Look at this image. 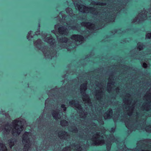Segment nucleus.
<instances>
[{
    "instance_id": "nucleus-1",
    "label": "nucleus",
    "mask_w": 151,
    "mask_h": 151,
    "mask_svg": "<svg viewBox=\"0 0 151 151\" xmlns=\"http://www.w3.org/2000/svg\"><path fill=\"white\" fill-rule=\"evenodd\" d=\"M23 129L21 122L17 120L13 122L12 124L9 126L6 125L3 129V132L6 134L11 132L13 135H19Z\"/></svg>"
},
{
    "instance_id": "nucleus-2",
    "label": "nucleus",
    "mask_w": 151,
    "mask_h": 151,
    "mask_svg": "<svg viewBox=\"0 0 151 151\" xmlns=\"http://www.w3.org/2000/svg\"><path fill=\"white\" fill-rule=\"evenodd\" d=\"M130 95L129 94H127L125 97L124 98L123 101L124 103V110L125 112L127 113L128 115L130 116L132 114L133 111V109L135 107V104L132 103Z\"/></svg>"
},
{
    "instance_id": "nucleus-3",
    "label": "nucleus",
    "mask_w": 151,
    "mask_h": 151,
    "mask_svg": "<svg viewBox=\"0 0 151 151\" xmlns=\"http://www.w3.org/2000/svg\"><path fill=\"white\" fill-rule=\"evenodd\" d=\"M70 105L72 107L77 109L78 112L80 113V116L81 118L84 119L86 116L87 113L86 112L83 111L81 106L78 104V101H77L72 100L69 102Z\"/></svg>"
},
{
    "instance_id": "nucleus-4",
    "label": "nucleus",
    "mask_w": 151,
    "mask_h": 151,
    "mask_svg": "<svg viewBox=\"0 0 151 151\" xmlns=\"http://www.w3.org/2000/svg\"><path fill=\"white\" fill-rule=\"evenodd\" d=\"M74 4L76 7H77L78 10L81 12L86 13L90 12L93 14H98V12H97L96 10L94 8H88L83 5H80L77 4H76L75 3Z\"/></svg>"
},
{
    "instance_id": "nucleus-5",
    "label": "nucleus",
    "mask_w": 151,
    "mask_h": 151,
    "mask_svg": "<svg viewBox=\"0 0 151 151\" xmlns=\"http://www.w3.org/2000/svg\"><path fill=\"white\" fill-rule=\"evenodd\" d=\"M30 135V133L26 132L23 135L22 142L24 145L23 149L24 151H28L30 148L31 145L29 139Z\"/></svg>"
},
{
    "instance_id": "nucleus-6",
    "label": "nucleus",
    "mask_w": 151,
    "mask_h": 151,
    "mask_svg": "<svg viewBox=\"0 0 151 151\" xmlns=\"http://www.w3.org/2000/svg\"><path fill=\"white\" fill-rule=\"evenodd\" d=\"M87 83L86 82L84 83L81 85L80 87V91L83 96L82 99L85 103H87L89 105H90L91 100L88 95H86L85 91L87 89Z\"/></svg>"
},
{
    "instance_id": "nucleus-7",
    "label": "nucleus",
    "mask_w": 151,
    "mask_h": 151,
    "mask_svg": "<svg viewBox=\"0 0 151 151\" xmlns=\"http://www.w3.org/2000/svg\"><path fill=\"white\" fill-rule=\"evenodd\" d=\"M96 92L95 93V96L97 100H100L101 99L104 94L103 91L104 90V85L102 83L96 84Z\"/></svg>"
},
{
    "instance_id": "nucleus-8",
    "label": "nucleus",
    "mask_w": 151,
    "mask_h": 151,
    "mask_svg": "<svg viewBox=\"0 0 151 151\" xmlns=\"http://www.w3.org/2000/svg\"><path fill=\"white\" fill-rule=\"evenodd\" d=\"M113 76H111L109 79V82L107 84V90L108 92L110 93L111 91H113V90H114V91H115L116 93L118 94L119 92V91L120 90L119 88L118 87H116L115 85V83L113 82L112 80H113Z\"/></svg>"
},
{
    "instance_id": "nucleus-9",
    "label": "nucleus",
    "mask_w": 151,
    "mask_h": 151,
    "mask_svg": "<svg viewBox=\"0 0 151 151\" xmlns=\"http://www.w3.org/2000/svg\"><path fill=\"white\" fill-rule=\"evenodd\" d=\"M99 134L100 133L97 132L93 137L92 141L95 145H102L104 143V140L101 139V137L100 136Z\"/></svg>"
},
{
    "instance_id": "nucleus-10",
    "label": "nucleus",
    "mask_w": 151,
    "mask_h": 151,
    "mask_svg": "<svg viewBox=\"0 0 151 151\" xmlns=\"http://www.w3.org/2000/svg\"><path fill=\"white\" fill-rule=\"evenodd\" d=\"M147 12L143 11L141 13H139L137 17L135 18L133 20V22H135L137 21L138 23L140 21H143L146 19L147 15H146Z\"/></svg>"
},
{
    "instance_id": "nucleus-11",
    "label": "nucleus",
    "mask_w": 151,
    "mask_h": 151,
    "mask_svg": "<svg viewBox=\"0 0 151 151\" xmlns=\"http://www.w3.org/2000/svg\"><path fill=\"white\" fill-rule=\"evenodd\" d=\"M71 148L76 151H81L82 149V148L80 146V145H75L74 144H73L71 146L64 148L63 149V151H70Z\"/></svg>"
},
{
    "instance_id": "nucleus-12",
    "label": "nucleus",
    "mask_w": 151,
    "mask_h": 151,
    "mask_svg": "<svg viewBox=\"0 0 151 151\" xmlns=\"http://www.w3.org/2000/svg\"><path fill=\"white\" fill-rule=\"evenodd\" d=\"M72 39L76 41V44L78 45L81 44L84 40L83 37L81 35H74L71 37Z\"/></svg>"
},
{
    "instance_id": "nucleus-13",
    "label": "nucleus",
    "mask_w": 151,
    "mask_h": 151,
    "mask_svg": "<svg viewBox=\"0 0 151 151\" xmlns=\"http://www.w3.org/2000/svg\"><path fill=\"white\" fill-rule=\"evenodd\" d=\"M146 101L145 104H144L142 107V109L143 110H145L147 111H148L150 109H151V99L150 98V100L148 99V101H147L146 99H144Z\"/></svg>"
},
{
    "instance_id": "nucleus-14",
    "label": "nucleus",
    "mask_w": 151,
    "mask_h": 151,
    "mask_svg": "<svg viewBox=\"0 0 151 151\" xmlns=\"http://www.w3.org/2000/svg\"><path fill=\"white\" fill-rule=\"evenodd\" d=\"M58 135L61 139H67L69 137V135L65 131H61L59 132Z\"/></svg>"
},
{
    "instance_id": "nucleus-15",
    "label": "nucleus",
    "mask_w": 151,
    "mask_h": 151,
    "mask_svg": "<svg viewBox=\"0 0 151 151\" xmlns=\"http://www.w3.org/2000/svg\"><path fill=\"white\" fill-rule=\"evenodd\" d=\"M44 41L50 45L53 44L55 42V40L52 39L51 36L50 34L47 35Z\"/></svg>"
},
{
    "instance_id": "nucleus-16",
    "label": "nucleus",
    "mask_w": 151,
    "mask_h": 151,
    "mask_svg": "<svg viewBox=\"0 0 151 151\" xmlns=\"http://www.w3.org/2000/svg\"><path fill=\"white\" fill-rule=\"evenodd\" d=\"M81 24L82 26L86 27L87 28L90 29H95V25L94 24H91L90 23L83 22Z\"/></svg>"
},
{
    "instance_id": "nucleus-17",
    "label": "nucleus",
    "mask_w": 151,
    "mask_h": 151,
    "mask_svg": "<svg viewBox=\"0 0 151 151\" xmlns=\"http://www.w3.org/2000/svg\"><path fill=\"white\" fill-rule=\"evenodd\" d=\"M61 113H60L58 111H54L52 113V115L54 118L56 120H58L61 118Z\"/></svg>"
},
{
    "instance_id": "nucleus-18",
    "label": "nucleus",
    "mask_w": 151,
    "mask_h": 151,
    "mask_svg": "<svg viewBox=\"0 0 151 151\" xmlns=\"http://www.w3.org/2000/svg\"><path fill=\"white\" fill-rule=\"evenodd\" d=\"M112 111L111 109H109L104 114V117L105 119L110 118L112 116Z\"/></svg>"
},
{
    "instance_id": "nucleus-19",
    "label": "nucleus",
    "mask_w": 151,
    "mask_h": 151,
    "mask_svg": "<svg viewBox=\"0 0 151 151\" xmlns=\"http://www.w3.org/2000/svg\"><path fill=\"white\" fill-rule=\"evenodd\" d=\"M59 33L61 34L66 35L68 34V31L67 29L63 27H60L58 29Z\"/></svg>"
},
{
    "instance_id": "nucleus-20",
    "label": "nucleus",
    "mask_w": 151,
    "mask_h": 151,
    "mask_svg": "<svg viewBox=\"0 0 151 151\" xmlns=\"http://www.w3.org/2000/svg\"><path fill=\"white\" fill-rule=\"evenodd\" d=\"M102 19L104 20L106 22H114L115 19L114 17V16L113 17V18H112L111 20L109 19V20H108L107 18L106 17L104 16L102 18Z\"/></svg>"
},
{
    "instance_id": "nucleus-21",
    "label": "nucleus",
    "mask_w": 151,
    "mask_h": 151,
    "mask_svg": "<svg viewBox=\"0 0 151 151\" xmlns=\"http://www.w3.org/2000/svg\"><path fill=\"white\" fill-rule=\"evenodd\" d=\"M0 151H7V149L4 145L0 144Z\"/></svg>"
},
{
    "instance_id": "nucleus-22",
    "label": "nucleus",
    "mask_w": 151,
    "mask_h": 151,
    "mask_svg": "<svg viewBox=\"0 0 151 151\" xmlns=\"http://www.w3.org/2000/svg\"><path fill=\"white\" fill-rule=\"evenodd\" d=\"M58 41L60 42H66L68 41V39L66 37L62 38H61L57 37Z\"/></svg>"
},
{
    "instance_id": "nucleus-23",
    "label": "nucleus",
    "mask_w": 151,
    "mask_h": 151,
    "mask_svg": "<svg viewBox=\"0 0 151 151\" xmlns=\"http://www.w3.org/2000/svg\"><path fill=\"white\" fill-rule=\"evenodd\" d=\"M14 141H15L14 139H11V140H9V143L10 147L11 148L14 145Z\"/></svg>"
},
{
    "instance_id": "nucleus-24",
    "label": "nucleus",
    "mask_w": 151,
    "mask_h": 151,
    "mask_svg": "<svg viewBox=\"0 0 151 151\" xmlns=\"http://www.w3.org/2000/svg\"><path fill=\"white\" fill-rule=\"evenodd\" d=\"M60 124L62 126H65L68 125V122L65 120H63L61 121Z\"/></svg>"
},
{
    "instance_id": "nucleus-25",
    "label": "nucleus",
    "mask_w": 151,
    "mask_h": 151,
    "mask_svg": "<svg viewBox=\"0 0 151 151\" xmlns=\"http://www.w3.org/2000/svg\"><path fill=\"white\" fill-rule=\"evenodd\" d=\"M144 47V46L142 45V44L141 43L139 42L137 44L138 49H139V50H142Z\"/></svg>"
},
{
    "instance_id": "nucleus-26",
    "label": "nucleus",
    "mask_w": 151,
    "mask_h": 151,
    "mask_svg": "<svg viewBox=\"0 0 151 151\" xmlns=\"http://www.w3.org/2000/svg\"><path fill=\"white\" fill-rule=\"evenodd\" d=\"M69 129L70 131L74 133H77L78 131V130H77V129L74 127H73L72 128H70Z\"/></svg>"
},
{
    "instance_id": "nucleus-27",
    "label": "nucleus",
    "mask_w": 151,
    "mask_h": 151,
    "mask_svg": "<svg viewBox=\"0 0 151 151\" xmlns=\"http://www.w3.org/2000/svg\"><path fill=\"white\" fill-rule=\"evenodd\" d=\"M66 11L67 13L69 14L70 16H73L72 12L71 9L70 8H68L66 9Z\"/></svg>"
},
{
    "instance_id": "nucleus-28",
    "label": "nucleus",
    "mask_w": 151,
    "mask_h": 151,
    "mask_svg": "<svg viewBox=\"0 0 151 151\" xmlns=\"http://www.w3.org/2000/svg\"><path fill=\"white\" fill-rule=\"evenodd\" d=\"M41 40H38L35 42L34 44L37 46V47H38V45H41Z\"/></svg>"
},
{
    "instance_id": "nucleus-29",
    "label": "nucleus",
    "mask_w": 151,
    "mask_h": 151,
    "mask_svg": "<svg viewBox=\"0 0 151 151\" xmlns=\"http://www.w3.org/2000/svg\"><path fill=\"white\" fill-rule=\"evenodd\" d=\"M146 37L149 39L151 38V33H148L146 35Z\"/></svg>"
},
{
    "instance_id": "nucleus-30",
    "label": "nucleus",
    "mask_w": 151,
    "mask_h": 151,
    "mask_svg": "<svg viewBox=\"0 0 151 151\" xmlns=\"http://www.w3.org/2000/svg\"><path fill=\"white\" fill-rule=\"evenodd\" d=\"M149 13L150 14H148V17L149 18H150V17H151V8L149 10ZM150 19L151 20V18Z\"/></svg>"
},
{
    "instance_id": "nucleus-31",
    "label": "nucleus",
    "mask_w": 151,
    "mask_h": 151,
    "mask_svg": "<svg viewBox=\"0 0 151 151\" xmlns=\"http://www.w3.org/2000/svg\"><path fill=\"white\" fill-rule=\"evenodd\" d=\"M61 107L62 108H63V110L64 111L66 110V108L65 107V105L64 104L61 105Z\"/></svg>"
},
{
    "instance_id": "nucleus-32",
    "label": "nucleus",
    "mask_w": 151,
    "mask_h": 151,
    "mask_svg": "<svg viewBox=\"0 0 151 151\" xmlns=\"http://www.w3.org/2000/svg\"><path fill=\"white\" fill-rule=\"evenodd\" d=\"M111 146V145L110 144H109V145H107V147H106L108 151H109V150H110V149Z\"/></svg>"
},
{
    "instance_id": "nucleus-33",
    "label": "nucleus",
    "mask_w": 151,
    "mask_h": 151,
    "mask_svg": "<svg viewBox=\"0 0 151 151\" xmlns=\"http://www.w3.org/2000/svg\"><path fill=\"white\" fill-rule=\"evenodd\" d=\"M142 66L144 68H146L147 67V64L145 63H144L143 64Z\"/></svg>"
},
{
    "instance_id": "nucleus-34",
    "label": "nucleus",
    "mask_w": 151,
    "mask_h": 151,
    "mask_svg": "<svg viewBox=\"0 0 151 151\" xmlns=\"http://www.w3.org/2000/svg\"><path fill=\"white\" fill-rule=\"evenodd\" d=\"M99 4V5L103 6L105 5L106 4L102 3H100Z\"/></svg>"
},
{
    "instance_id": "nucleus-35",
    "label": "nucleus",
    "mask_w": 151,
    "mask_h": 151,
    "mask_svg": "<svg viewBox=\"0 0 151 151\" xmlns=\"http://www.w3.org/2000/svg\"><path fill=\"white\" fill-rule=\"evenodd\" d=\"M149 129H150V130H149V131H148L147 129H146V131L147 132H151V127H150V128H149Z\"/></svg>"
},
{
    "instance_id": "nucleus-36",
    "label": "nucleus",
    "mask_w": 151,
    "mask_h": 151,
    "mask_svg": "<svg viewBox=\"0 0 151 151\" xmlns=\"http://www.w3.org/2000/svg\"><path fill=\"white\" fill-rule=\"evenodd\" d=\"M141 151H151V150H150V149L149 150H142Z\"/></svg>"
},
{
    "instance_id": "nucleus-37",
    "label": "nucleus",
    "mask_w": 151,
    "mask_h": 151,
    "mask_svg": "<svg viewBox=\"0 0 151 151\" xmlns=\"http://www.w3.org/2000/svg\"><path fill=\"white\" fill-rule=\"evenodd\" d=\"M125 125H126V127H127V123L126 122H125Z\"/></svg>"
},
{
    "instance_id": "nucleus-38",
    "label": "nucleus",
    "mask_w": 151,
    "mask_h": 151,
    "mask_svg": "<svg viewBox=\"0 0 151 151\" xmlns=\"http://www.w3.org/2000/svg\"><path fill=\"white\" fill-rule=\"evenodd\" d=\"M42 52H43V53L45 54L46 53H45L44 51H42Z\"/></svg>"
}]
</instances>
